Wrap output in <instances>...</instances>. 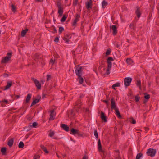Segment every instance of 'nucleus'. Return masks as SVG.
<instances>
[{
	"mask_svg": "<svg viewBox=\"0 0 159 159\" xmlns=\"http://www.w3.org/2000/svg\"><path fill=\"white\" fill-rule=\"evenodd\" d=\"M12 54L10 53H7V56L2 58L1 61L2 63H7L10 60Z\"/></svg>",
	"mask_w": 159,
	"mask_h": 159,
	"instance_id": "1",
	"label": "nucleus"
},
{
	"mask_svg": "<svg viewBox=\"0 0 159 159\" xmlns=\"http://www.w3.org/2000/svg\"><path fill=\"white\" fill-rule=\"evenodd\" d=\"M76 67L75 72L76 75L78 76H81L82 72L83 71L82 67L79 65L76 66Z\"/></svg>",
	"mask_w": 159,
	"mask_h": 159,
	"instance_id": "2",
	"label": "nucleus"
},
{
	"mask_svg": "<svg viewBox=\"0 0 159 159\" xmlns=\"http://www.w3.org/2000/svg\"><path fill=\"white\" fill-rule=\"evenodd\" d=\"M156 153V150L152 148L148 149L146 152L148 156H150L151 157H154Z\"/></svg>",
	"mask_w": 159,
	"mask_h": 159,
	"instance_id": "3",
	"label": "nucleus"
},
{
	"mask_svg": "<svg viewBox=\"0 0 159 159\" xmlns=\"http://www.w3.org/2000/svg\"><path fill=\"white\" fill-rule=\"evenodd\" d=\"M132 80V78L130 77H127L125 78L124 82L125 86L127 87L130 85Z\"/></svg>",
	"mask_w": 159,
	"mask_h": 159,
	"instance_id": "4",
	"label": "nucleus"
},
{
	"mask_svg": "<svg viewBox=\"0 0 159 159\" xmlns=\"http://www.w3.org/2000/svg\"><path fill=\"white\" fill-rule=\"evenodd\" d=\"M31 79L34 82L37 89H40L41 88V84L36 79L33 77H32Z\"/></svg>",
	"mask_w": 159,
	"mask_h": 159,
	"instance_id": "5",
	"label": "nucleus"
},
{
	"mask_svg": "<svg viewBox=\"0 0 159 159\" xmlns=\"http://www.w3.org/2000/svg\"><path fill=\"white\" fill-rule=\"evenodd\" d=\"M111 108L112 109H117L116 108V105L115 103L114 99L112 98L111 100Z\"/></svg>",
	"mask_w": 159,
	"mask_h": 159,
	"instance_id": "6",
	"label": "nucleus"
},
{
	"mask_svg": "<svg viewBox=\"0 0 159 159\" xmlns=\"http://www.w3.org/2000/svg\"><path fill=\"white\" fill-rule=\"evenodd\" d=\"M110 28L113 31V35H115L117 33L116 26L115 25H113L110 26Z\"/></svg>",
	"mask_w": 159,
	"mask_h": 159,
	"instance_id": "7",
	"label": "nucleus"
},
{
	"mask_svg": "<svg viewBox=\"0 0 159 159\" xmlns=\"http://www.w3.org/2000/svg\"><path fill=\"white\" fill-rule=\"evenodd\" d=\"M101 118L104 122H105L107 121V117L105 115V113L102 111L101 112Z\"/></svg>",
	"mask_w": 159,
	"mask_h": 159,
	"instance_id": "8",
	"label": "nucleus"
},
{
	"mask_svg": "<svg viewBox=\"0 0 159 159\" xmlns=\"http://www.w3.org/2000/svg\"><path fill=\"white\" fill-rule=\"evenodd\" d=\"M114 59L112 57H109L107 60V61L108 64L107 66L110 65V66H112V64L111 62V61H114Z\"/></svg>",
	"mask_w": 159,
	"mask_h": 159,
	"instance_id": "9",
	"label": "nucleus"
},
{
	"mask_svg": "<svg viewBox=\"0 0 159 159\" xmlns=\"http://www.w3.org/2000/svg\"><path fill=\"white\" fill-rule=\"evenodd\" d=\"M102 146H101V141L100 139H99L98 141V148L99 151L103 152V151L102 149Z\"/></svg>",
	"mask_w": 159,
	"mask_h": 159,
	"instance_id": "10",
	"label": "nucleus"
},
{
	"mask_svg": "<svg viewBox=\"0 0 159 159\" xmlns=\"http://www.w3.org/2000/svg\"><path fill=\"white\" fill-rule=\"evenodd\" d=\"M78 131V130L75 129L73 128L71 129L70 133L72 134L75 135L77 134Z\"/></svg>",
	"mask_w": 159,
	"mask_h": 159,
	"instance_id": "11",
	"label": "nucleus"
},
{
	"mask_svg": "<svg viewBox=\"0 0 159 159\" xmlns=\"http://www.w3.org/2000/svg\"><path fill=\"white\" fill-rule=\"evenodd\" d=\"M61 127L63 128V129L66 131L68 132L69 131V127L66 125L62 124Z\"/></svg>",
	"mask_w": 159,
	"mask_h": 159,
	"instance_id": "12",
	"label": "nucleus"
},
{
	"mask_svg": "<svg viewBox=\"0 0 159 159\" xmlns=\"http://www.w3.org/2000/svg\"><path fill=\"white\" fill-rule=\"evenodd\" d=\"M40 99L41 97H39V98L38 99H35L32 102L31 106H32L38 103L40 100Z\"/></svg>",
	"mask_w": 159,
	"mask_h": 159,
	"instance_id": "13",
	"label": "nucleus"
},
{
	"mask_svg": "<svg viewBox=\"0 0 159 159\" xmlns=\"http://www.w3.org/2000/svg\"><path fill=\"white\" fill-rule=\"evenodd\" d=\"M12 85V82H8L7 85L5 87L4 90H6L9 89V88Z\"/></svg>",
	"mask_w": 159,
	"mask_h": 159,
	"instance_id": "14",
	"label": "nucleus"
},
{
	"mask_svg": "<svg viewBox=\"0 0 159 159\" xmlns=\"http://www.w3.org/2000/svg\"><path fill=\"white\" fill-rule=\"evenodd\" d=\"M74 111L72 110H70L68 112V116H70L72 117L74 116Z\"/></svg>",
	"mask_w": 159,
	"mask_h": 159,
	"instance_id": "15",
	"label": "nucleus"
},
{
	"mask_svg": "<svg viewBox=\"0 0 159 159\" xmlns=\"http://www.w3.org/2000/svg\"><path fill=\"white\" fill-rule=\"evenodd\" d=\"M120 84L119 82H117L114 84H113L111 88L114 90H116L115 88L116 87H120Z\"/></svg>",
	"mask_w": 159,
	"mask_h": 159,
	"instance_id": "16",
	"label": "nucleus"
},
{
	"mask_svg": "<svg viewBox=\"0 0 159 159\" xmlns=\"http://www.w3.org/2000/svg\"><path fill=\"white\" fill-rule=\"evenodd\" d=\"M54 112V110H52L51 111L50 114V117L49 118L50 120H52L54 119V118H53Z\"/></svg>",
	"mask_w": 159,
	"mask_h": 159,
	"instance_id": "17",
	"label": "nucleus"
},
{
	"mask_svg": "<svg viewBox=\"0 0 159 159\" xmlns=\"http://www.w3.org/2000/svg\"><path fill=\"white\" fill-rule=\"evenodd\" d=\"M116 111V114L117 116V117L119 118H121V116L120 114L118 108L115 109Z\"/></svg>",
	"mask_w": 159,
	"mask_h": 159,
	"instance_id": "18",
	"label": "nucleus"
},
{
	"mask_svg": "<svg viewBox=\"0 0 159 159\" xmlns=\"http://www.w3.org/2000/svg\"><path fill=\"white\" fill-rule=\"evenodd\" d=\"M13 142H14L13 139H10L9 140V141H8V142L7 144H8V145L10 147H11L13 145Z\"/></svg>",
	"mask_w": 159,
	"mask_h": 159,
	"instance_id": "19",
	"label": "nucleus"
},
{
	"mask_svg": "<svg viewBox=\"0 0 159 159\" xmlns=\"http://www.w3.org/2000/svg\"><path fill=\"white\" fill-rule=\"evenodd\" d=\"M28 30L27 29H26L24 30H23L21 32V36L22 37L25 36Z\"/></svg>",
	"mask_w": 159,
	"mask_h": 159,
	"instance_id": "20",
	"label": "nucleus"
},
{
	"mask_svg": "<svg viewBox=\"0 0 159 159\" xmlns=\"http://www.w3.org/2000/svg\"><path fill=\"white\" fill-rule=\"evenodd\" d=\"M63 8H60L58 9V13L59 14V16L60 17H61L63 14Z\"/></svg>",
	"mask_w": 159,
	"mask_h": 159,
	"instance_id": "21",
	"label": "nucleus"
},
{
	"mask_svg": "<svg viewBox=\"0 0 159 159\" xmlns=\"http://www.w3.org/2000/svg\"><path fill=\"white\" fill-rule=\"evenodd\" d=\"M126 63L129 65H131L133 62V61L130 58H127L126 61Z\"/></svg>",
	"mask_w": 159,
	"mask_h": 159,
	"instance_id": "22",
	"label": "nucleus"
},
{
	"mask_svg": "<svg viewBox=\"0 0 159 159\" xmlns=\"http://www.w3.org/2000/svg\"><path fill=\"white\" fill-rule=\"evenodd\" d=\"M31 94H27V96L26 99V103H28L29 102V101L31 99Z\"/></svg>",
	"mask_w": 159,
	"mask_h": 159,
	"instance_id": "23",
	"label": "nucleus"
},
{
	"mask_svg": "<svg viewBox=\"0 0 159 159\" xmlns=\"http://www.w3.org/2000/svg\"><path fill=\"white\" fill-rule=\"evenodd\" d=\"M92 6V3L91 2H87L86 4V7L88 9L91 8Z\"/></svg>",
	"mask_w": 159,
	"mask_h": 159,
	"instance_id": "24",
	"label": "nucleus"
},
{
	"mask_svg": "<svg viewBox=\"0 0 159 159\" xmlns=\"http://www.w3.org/2000/svg\"><path fill=\"white\" fill-rule=\"evenodd\" d=\"M136 14L138 18L140 16L141 13H140L139 9L138 8L136 11Z\"/></svg>",
	"mask_w": 159,
	"mask_h": 159,
	"instance_id": "25",
	"label": "nucleus"
},
{
	"mask_svg": "<svg viewBox=\"0 0 159 159\" xmlns=\"http://www.w3.org/2000/svg\"><path fill=\"white\" fill-rule=\"evenodd\" d=\"M111 66H110V65L107 66V69L106 72V74L107 75L109 74L110 72V70L111 69Z\"/></svg>",
	"mask_w": 159,
	"mask_h": 159,
	"instance_id": "26",
	"label": "nucleus"
},
{
	"mask_svg": "<svg viewBox=\"0 0 159 159\" xmlns=\"http://www.w3.org/2000/svg\"><path fill=\"white\" fill-rule=\"evenodd\" d=\"M129 27L131 29L134 30L135 29L134 22H133L131 23L129 25Z\"/></svg>",
	"mask_w": 159,
	"mask_h": 159,
	"instance_id": "27",
	"label": "nucleus"
},
{
	"mask_svg": "<svg viewBox=\"0 0 159 159\" xmlns=\"http://www.w3.org/2000/svg\"><path fill=\"white\" fill-rule=\"evenodd\" d=\"M6 151V148L5 147L2 148L1 150L2 154L3 155H5Z\"/></svg>",
	"mask_w": 159,
	"mask_h": 159,
	"instance_id": "28",
	"label": "nucleus"
},
{
	"mask_svg": "<svg viewBox=\"0 0 159 159\" xmlns=\"http://www.w3.org/2000/svg\"><path fill=\"white\" fill-rule=\"evenodd\" d=\"M78 79H79V82L80 84H82V83H83V81H84L83 78L81 77V76H78Z\"/></svg>",
	"mask_w": 159,
	"mask_h": 159,
	"instance_id": "29",
	"label": "nucleus"
},
{
	"mask_svg": "<svg viewBox=\"0 0 159 159\" xmlns=\"http://www.w3.org/2000/svg\"><path fill=\"white\" fill-rule=\"evenodd\" d=\"M24 147V144L23 143L22 141L20 142L18 145L19 148H23Z\"/></svg>",
	"mask_w": 159,
	"mask_h": 159,
	"instance_id": "30",
	"label": "nucleus"
},
{
	"mask_svg": "<svg viewBox=\"0 0 159 159\" xmlns=\"http://www.w3.org/2000/svg\"><path fill=\"white\" fill-rule=\"evenodd\" d=\"M107 2L105 0H104L102 2V6L103 8H104L107 5Z\"/></svg>",
	"mask_w": 159,
	"mask_h": 159,
	"instance_id": "31",
	"label": "nucleus"
},
{
	"mask_svg": "<svg viewBox=\"0 0 159 159\" xmlns=\"http://www.w3.org/2000/svg\"><path fill=\"white\" fill-rule=\"evenodd\" d=\"M11 10L13 12L16 11V8L15 6L13 4H12L11 6Z\"/></svg>",
	"mask_w": 159,
	"mask_h": 159,
	"instance_id": "32",
	"label": "nucleus"
},
{
	"mask_svg": "<svg viewBox=\"0 0 159 159\" xmlns=\"http://www.w3.org/2000/svg\"><path fill=\"white\" fill-rule=\"evenodd\" d=\"M50 29L52 30V32L53 33H55L57 32L56 28L53 26H52L51 27Z\"/></svg>",
	"mask_w": 159,
	"mask_h": 159,
	"instance_id": "33",
	"label": "nucleus"
},
{
	"mask_svg": "<svg viewBox=\"0 0 159 159\" xmlns=\"http://www.w3.org/2000/svg\"><path fill=\"white\" fill-rule=\"evenodd\" d=\"M143 155V154L141 153L138 154L136 156V159H140Z\"/></svg>",
	"mask_w": 159,
	"mask_h": 159,
	"instance_id": "34",
	"label": "nucleus"
},
{
	"mask_svg": "<svg viewBox=\"0 0 159 159\" xmlns=\"http://www.w3.org/2000/svg\"><path fill=\"white\" fill-rule=\"evenodd\" d=\"M38 123L36 122H34L32 125H29L32 127H36Z\"/></svg>",
	"mask_w": 159,
	"mask_h": 159,
	"instance_id": "35",
	"label": "nucleus"
},
{
	"mask_svg": "<svg viewBox=\"0 0 159 159\" xmlns=\"http://www.w3.org/2000/svg\"><path fill=\"white\" fill-rule=\"evenodd\" d=\"M136 85L137 86L139 87L140 88V89L141 88V81L140 80H138L137 81L136 83Z\"/></svg>",
	"mask_w": 159,
	"mask_h": 159,
	"instance_id": "36",
	"label": "nucleus"
},
{
	"mask_svg": "<svg viewBox=\"0 0 159 159\" xmlns=\"http://www.w3.org/2000/svg\"><path fill=\"white\" fill-rule=\"evenodd\" d=\"M111 52V51L110 49H107V50L106 52V53H105L106 56H107L109 55L110 54Z\"/></svg>",
	"mask_w": 159,
	"mask_h": 159,
	"instance_id": "37",
	"label": "nucleus"
},
{
	"mask_svg": "<svg viewBox=\"0 0 159 159\" xmlns=\"http://www.w3.org/2000/svg\"><path fill=\"white\" fill-rule=\"evenodd\" d=\"M79 20H78L77 19H75L74 20L73 22V23L72 24V25L73 26H75L76 25V23H77V21H78Z\"/></svg>",
	"mask_w": 159,
	"mask_h": 159,
	"instance_id": "38",
	"label": "nucleus"
},
{
	"mask_svg": "<svg viewBox=\"0 0 159 159\" xmlns=\"http://www.w3.org/2000/svg\"><path fill=\"white\" fill-rule=\"evenodd\" d=\"M145 95L144 96V98L146 100H148L150 98V96L149 94H147L146 93L144 94Z\"/></svg>",
	"mask_w": 159,
	"mask_h": 159,
	"instance_id": "39",
	"label": "nucleus"
},
{
	"mask_svg": "<svg viewBox=\"0 0 159 159\" xmlns=\"http://www.w3.org/2000/svg\"><path fill=\"white\" fill-rule=\"evenodd\" d=\"M66 16L65 15H64L63 16V17L61 18V22H64L66 20Z\"/></svg>",
	"mask_w": 159,
	"mask_h": 159,
	"instance_id": "40",
	"label": "nucleus"
},
{
	"mask_svg": "<svg viewBox=\"0 0 159 159\" xmlns=\"http://www.w3.org/2000/svg\"><path fill=\"white\" fill-rule=\"evenodd\" d=\"M54 134V132L53 131L50 130V133L49 134V136L50 137H52L53 136Z\"/></svg>",
	"mask_w": 159,
	"mask_h": 159,
	"instance_id": "41",
	"label": "nucleus"
},
{
	"mask_svg": "<svg viewBox=\"0 0 159 159\" xmlns=\"http://www.w3.org/2000/svg\"><path fill=\"white\" fill-rule=\"evenodd\" d=\"M63 39L65 41L66 43H68L69 40L65 36L63 38Z\"/></svg>",
	"mask_w": 159,
	"mask_h": 159,
	"instance_id": "42",
	"label": "nucleus"
},
{
	"mask_svg": "<svg viewBox=\"0 0 159 159\" xmlns=\"http://www.w3.org/2000/svg\"><path fill=\"white\" fill-rule=\"evenodd\" d=\"M77 133H77L76 134L78 136L82 137L83 136V134L82 133L80 132L79 130L78 131Z\"/></svg>",
	"mask_w": 159,
	"mask_h": 159,
	"instance_id": "43",
	"label": "nucleus"
},
{
	"mask_svg": "<svg viewBox=\"0 0 159 159\" xmlns=\"http://www.w3.org/2000/svg\"><path fill=\"white\" fill-rule=\"evenodd\" d=\"M78 2V0H74L73 2V5L74 6H76Z\"/></svg>",
	"mask_w": 159,
	"mask_h": 159,
	"instance_id": "44",
	"label": "nucleus"
},
{
	"mask_svg": "<svg viewBox=\"0 0 159 159\" xmlns=\"http://www.w3.org/2000/svg\"><path fill=\"white\" fill-rule=\"evenodd\" d=\"M35 61H36V59H39L40 58H41V57H40V56L38 54H36L35 55Z\"/></svg>",
	"mask_w": 159,
	"mask_h": 159,
	"instance_id": "45",
	"label": "nucleus"
},
{
	"mask_svg": "<svg viewBox=\"0 0 159 159\" xmlns=\"http://www.w3.org/2000/svg\"><path fill=\"white\" fill-rule=\"evenodd\" d=\"M64 30V29L63 27H60L59 28V33H61Z\"/></svg>",
	"mask_w": 159,
	"mask_h": 159,
	"instance_id": "46",
	"label": "nucleus"
},
{
	"mask_svg": "<svg viewBox=\"0 0 159 159\" xmlns=\"http://www.w3.org/2000/svg\"><path fill=\"white\" fill-rule=\"evenodd\" d=\"M0 102L1 104H2V102H5L6 104H8V100H7L6 99H4L3 100H2V101H0Z\"/></svg>",
	"mask_w": 159,
	"mask_h": 159,
	"instance_id": "47",
	"label": "nucleus"
},
{
	"mask_svg": "<svg viewBox=\"0 0 159 159\" xmlns=\"http://www.w3.org/2000/svg\"><path fill=\"white\" fill-rule=\"evenodd\" d=\"M130 122L133 124H135L136 123L135 120L133 118H132L131 120L130 121Z\"/></svg>",
	"mask_w": 159,
	"mask_h": 159,
	"instance_id": "48",
	"label": "nucleus"
},
{
	"mask_svg": "<svg viewBox=\"0 0 159 159\" xmlns=\"http://www.w3.org/2000/svg\"><path fill=\"white\" fill-rule=\"evenodd\" d=\"M94 134L95 137L97 138H98V134L97 131L96 130H95L94 131Z\"/></svg>",
	"mask_w": 159,
	"mask_h": 159,
	"instance_id": "49",
	"label": "nucleus"
},
{
	"mask_svg": "<svg viewBox=\"0 0 159 159\" xmlns=\"http://www.w3.org/2000/svg\"><path fill=\"white\" fill-rule=\"evenodd\" d=\"M55 61V59L53 60L52 58L50 61V62L51 63H52V65L54 64Z\"/></svg>",
	"mask_w": 159,
	"mask_h": 159,
	"instance_id": "50",
	"label": "nucleus"
},
{
	"mask_svg": "<svg viewBox=\"0 0 159 159\" xmlns=\"http://www.w3.org/2000/svg\"><path fill=\"white\" fill-rule=\"evenodd\" d=\"M47 81H48L51 78V75H49L48 74L47 75Z\"/></svg>",
	"mask_w": 159,
	"mask_h": 159,
	"instance_id": "51",
	"label": "nucleus"
},
{
	"mask_svg": "<svg viewBox=\"0 0 159 159\" xmlns=\"http://www.w3.org/2000/svg\"><path fill=\"white\" fill-rule=\"evenodd\" d=\"M67 38L69 40V39L70 38H71V34H66L65 35Z\"/></svg>",
	"mask_w": 159,
	"mask_h": 159,
	"instance_id": "52",
	"label": "nucleus"
},
{
	"mask_svg": "<svg viewBox=\"0 0 159 159\" xmlns=\"http://www.w3.org/2000/svg\"><path fill=\"white\" fill-rule=\"evenodd\" d=\"M57 6L58 9L63 7L61 6V4L59 2L57 3Z\"/></svg>",
	"mask_w": 159,
	"mask_h": 159,
	"instance_id": "53",
	"label": "nucleus"
},
{
	"mask_svg": "<svg viewBox=\"0 0 159 159\" xmlns=\"http://www.w3.org/2000/svg\"><path fill=\"white\" fill-rule=\"evenodd\" d=\"M40 156L39 155H35L34 156V159H39Z\"/></svg>",
	"mask_w": 159,
	"mask_h": 159,
	"instance_id": "54",
	"label": "nucleus"
},
{
	"mask_svg": "<svg viewBox=\"0 0 159 159\" xmlns=\"http://www.w3.org/2000/svg\"><path fill=\"white\" fill-rule=\"evenodd\" d=\"M109 100H103V102L105 103L107 105H108L109 104Z\"/></svg>",
	"mask_w": 159,
	"mask_h": 159,
	"instance_id": "55",
	"label": "nucleus"
},
{
	"mask_svg": "<svg viewBox=\"0 0 159 159\" xmlns=\"http://www.w3.org/2000/svg\"><path fill=\"white\" fill-rule=\"evenodd\" d=\"M80 18V15L78 14H76V16L75 19H77L79 20V19Z\"/></svg>",
	"mask_w": 159,
	"mask_h": 159,
	"instance_id": "56",
	"label": "nucleus"
},
{
	"mask_svg": "<svg viewBox=\"0 0 159 159\" xmlns=\"http://www.w3.org/2000/svg\"><path fill=\"white\" fill-rule=\"evenodd\" d=\"M135 100L136 102H138L139 99V97L138 96H136L135 97Z\"/></svg>",
	"mask_w": 159,
	"mask_h": 159,
	"instance_id": "57",
	"label": "nucleus"
},
{
	"mask_svg": "<svg viewBox=\"0 0 159 159\" xmlns=\"http://www.w3.org/2000/svg\"><path fill=\"white\" fill-rule=\"evenodd\" d=\"M54 41L56 42H58L59 41V38L56 37L55 38Z\"/></svg>",
	"mask_w": 159,
	"mask_h": 159,
	"instance_id": "58",
	"label": "nucleus"
},
{
	"mask_svg": "<svg viewBox=\"0 0 159 159\" xmlns=\"http://www.w3.org/2000/svg\"><path fill=\"white\" fill-rule=\"evenodd\" d=\"M40 147H41V148L42 149V150H43L44 149H45L46 148V147L43 145H40Z\"/></svg>",
	"mask_w": 159,
	"mask_h": 159,
	"instance_id": "59",
	"label": "nucleus"
},
{
	"mask_svg": "<svg viewBox=\"0 0 159 159\" xmlns=\"http://www.w3.org/2000/svg\"><path fill=\"white\" fill-rule=\"evenodd\" d=\"M43 151L44 152L46 153H48V151H47V149L45 148V149L43 150Z\"/></svg>",
	"mask_w": 159,
	"mask_h": 159,
	"instance_id": "60",
	"label": "nucleus"
},
{
	"mask_svg": "<svg viewBox=\"0 0 159 159\" xmlns=\"http://www.w3.org/2000/svg\"><path fill=\"white\" fill-rule=\"evenodd\" d=\"M43 0H35V2H40L42 1Z\"/></svg>",
	"mask_w": 159,
	"mask_h": 159,
	"instance_id": "61",
	"label": "nucleus"
},
{
	"mask_svg": "<svg viewBox=\"0 0 159 159\" xmlns=\"http://www.w3.org/2000/svg\"><path fill=\"white\" fill-rule=\"evenodd\" d=\"M9 75L7 74H5L4 75V76H5V77H8V76Z\"/></svg>",
	"mask_w": 159,
	"mask_h": 159,
	"instance_id": "62",
	"label": "nucleus"
},
{
	"mask_svg": "<svg viewBox=\"0 0 159 159\" xmlns=\"http://www.w3.org/2000/svg\"><path fill=\"white\" fill-rule=\"evenodd\" d=\"M16 98L17 99H18V98H20V96L19 95H16Z\"/></svg>",
	"mask_w": 159,
	"mask_h": 159,
	"instance_id": "63",
	"label": "nucleus"
},
{
	"mask_svg": "<svg viewBox=\"0 0 159 159\" xmlns=\"http://www.w3.org/2000/svg\"><path fill=\"white\" fill-rule=\"evenodd\" d=\"M45 95L44 94H43L42 95V98H44L45 97Z\"/></svg>",
	"mask_w": 159,
	"mask_h": 159,
	"instance_id": "64",
	"label": "nucleus"
}]
</instances>
